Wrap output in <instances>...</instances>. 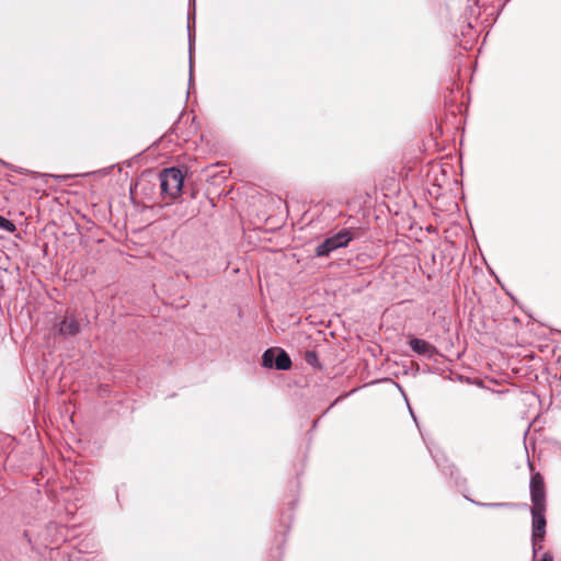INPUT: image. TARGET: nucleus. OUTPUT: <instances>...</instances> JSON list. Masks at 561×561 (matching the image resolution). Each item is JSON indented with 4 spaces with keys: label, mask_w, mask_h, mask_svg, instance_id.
I'll return each instance as SVG.
<instances>
[{
    "label": "nucleus",
    "mask_w": 561,
    "mask_h": 561,
    "mask_svg": "<svg viewBox=\"0 0 561 561\" xmlns=\"http://www.w3.org/2000/svg\"><path fill=\"white\" fill-rule=\"evenodd\" d=\"M530 494H531L533 507H546L545 485H543V480L539 473H536L531 477Z\"/></svg>",
    "instance_id": "20e7f679"
},
{
    "label": "nucleus",
    "mask_w": 561,
    "mask_h": 561,
    "mask_svg": "<svg viewBox=\"0 0 561 561\" xmlns=\"http://www.w3.org/2000/svg\"><path fill=\"white\" fill-rule=\"evenodd\" d=\"M0 228L8 232L15 231V225L2 216H0Z\"/></svg>",
    "instance_id": "1a4fd4ad"
},
{
    "label": "nucleus",
    "mask_w": 561,
    "mask_h": 561,
    "mask_svg": "<svg viewBox=\"0 0 561 561\" xmlns=\"http://www.w3.org/2000/svg\"><path fill=\"white\" fill-rule=\"evenodd\" d=\"M351 240V233L347 230H342L319 244L316 249V254L318 256L329 255L333 250L347 245Z\"/></svg>",
    "instance_id": "7ed1b4c3"
},
{
    "label": "nucleus",
    "mask_w": 561,
    "mask_h": 561,
    "mask_svg": "<svg viewBox=\"0 0 561 561\" xmlns=\"http://www.w3.org/2000/svg\"><path fill=\"white\" fill-rule=\"evenodd\" d=\"M275 357L276 358H275V362H274V366L277 369L285 370V369H288L290 367L291 360H290V358H289V356L287 355L286 352L277 348V353L275 354Z\"/></svg>",
    "instance_id": "423d86ee"
},
{
    "label": "nucleus",
    "mask_w": 561,
    "mask_h": 561,
    "mask_svg": "<svg viewBox=\"0 0 561 561\" xmlns=\"http://www.w3.org/2000/svg\"><path fill=\"white\" fill-rule=\"evenodd\" d=\"M410 346L419 354H430L432 352V346L421 339H412L410 341Z\"/></svg>",
    "instance_id": "0eeeda50"
},
{
    "label": "nucleus",
    "mask_w": 561,
    "mask_h": 561,
    "mask_svg": "<svg viewBox=\"0 0 561 561\" xmlns=\"http://www.w3.org/2000/svg\"><path fill=\"white\" fill-rule=\"evenodd\" d=\"M161 192L170 198H176L183 187V175L180 170L175 168L165 169L160 174Z\"/></svg>",
    "instance_id": "f257e3e1"
},
{
    "label": "nucleus",
    "mask_w": 561,
    "mask_h": 561,
    "mask_svg": "<svg viewBox=\"0 0 561 561\" xmlns=\"http://www.w3.org/2000/svg\"><path fill=\"white\" fill-rule=\"evenodd\" d=\"M546 507H533V551L534 553H538V551L542 548V538L545 536V527H546V518H545Z\"/></svg>",
    "instance_id": "f03ea898"
},
{
    "label": "nucleus",
    "mask_w": 561,
    "mask_h": 561,
    "mask_svg": "<svg viewBox=\"0 0 561 561\" xmlns=\"http://www.w3.org/2000/svg\"><path fill=\"white\" fill-rule=\"evenodd\" d=\"M534 561H552V557L550 553L545 552L540 559H537V553H534Z\"/></svg>",
    "instance_id": "9d476101"
},
{
    "label": "nucleus",
    "mask_w": 561,
    "mask_h": 561,
    "mask_svg": "<svg viewBox=\"0 0 561 561\" xmlns=\"http://www.w3.org/2000/svg\"><path fill=\"white\" fill-rule=\"evenodd\" d=\"M276 353H277V348H270L264 352L263 357H262L264 367L272 368L274 366Z\"/></svg>",
    "instance_id": "6e6552de"
},
{
    "label": "nucleus",
    "mask_w": 561,
    "mask_h": 561,
    "mask_svg": "<svg viewBox=\"0 0 561 561\" xmlns=\"http://www.w3.org/2000/svg\"><path fill=\"white\" fill-rule=\"evenodd\" d=\"M58 332L62 335H76L80 332V324L73 316L67 313L58 327Z\"/></svg>",
    "instance_id": "39448f33"
}]
</instances>
